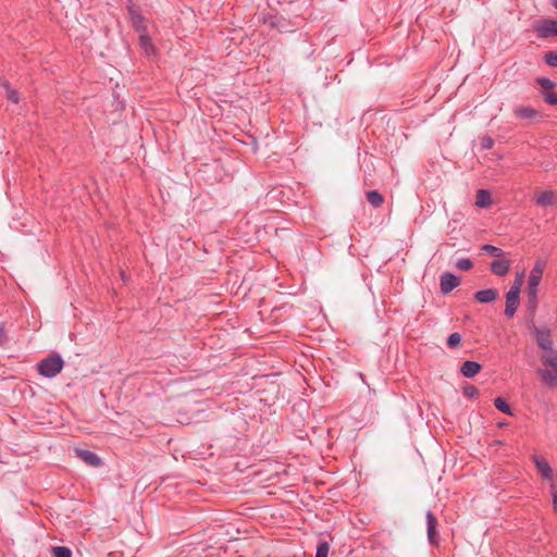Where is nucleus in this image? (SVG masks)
I'll use <instances>...</instances> for the list:
<instances>
[{
    "instance_id": "1",
    "label": "nucleus",
    "mask_w": 557,
    "mask_h": 557,
    "mask_svg": "<svg viewBox=\"0 0 557 557\" xmlns=\"http://www.w3.org/2000/svg\"><path fill=\"white\" fill-rule=\"evenodd\" d=\"M542 367L537 369L542 382L548 387L557 386V351L540 356Z\"/></svg>"
},
{
    "instance_id": "2",
    "label": "nucleus",
    "mask_w": 557,
    "mask_h": 557,
    "mask_svg": "<svg viewBox=\"0 0 557 557\" xmlns=\"http://www.w3.org/2000/svg\"><path fill=\"white\" fill-rule=\"evenodd\" d=\"M543 272H544V263L541 261H537L535 263V265L533 267V269L531 270L530 275H529L527 293H528L529 302L533 307H535L537 304V288H539L540 282L542 280V276H543Z\"/></svg>"
},
{
    "instance_id": "3",
    "label": "nucleus",
    "mask_w": 557,
    "mask_h": 557,
    "mask_svg": "<svg viewBox=\"0 0 557 557\" xmlns=\"http://www.w3.org/2000/svg\"><path fill=\"white\" fill-rule=\"evenodd\" d=\"M532 335L535 338L537 347L543 350V354L557 351L554 348L553 333L548 327L535 326L531 327Z\"/></svg>"
},
{
    "instance_id": "4",
    "label": "nucleus",
    "mask_w": 557,
    "mask_h": 557,
    "mask_svg": "<svg viewBox=\"0 0 557 557\" xmlns=\"http://www.w3.org/2000/svg\"><path fill=\"white\" fill-rule=\"evenodd\" d=\"M63 366L62 358L59 355H52L38 363V372L45 377L52 379L62 371Z\"/></svg>"
},
{
    "instance_id": "5",
    "label": "nucleus",
    "mask_w": 557,
    "mask_h": 557,
    "mask_svg": "<svg viewBox=\"0 0 557 557\" xmlns=\"http://www.w3.org/2000/svg\"><path fill=\"white\" fill-rule=\"evenodd\" d=\"M532 460L541 478L549 483V490H554L557 484V473L542 456L533 455Z\"/></svg>"
},
{
    "instance_id": "6",
    "label": "nucleus",
    "mask_w": 557,
    "mask_h": 557,
    "mask_svg": "<svg viewBox=\"0 0 557 557\" xmlns=\"http://www.w3.org/2000/svg\"><path fill=\"white\" fill-rule=\"evenodd\" d=\"M534 29L540 38L557 37V21L542 20L536 22Z\"/></svg>"
},
{
    "instance_id": "7",
    "label": "nucleus",
    "mask_w": 557,
    "mask_h": 557,
    "mask_svg": "<svg viewBox=\"0 0 557 557\" xmlns=\"http://www.w3.org/2000/svg\"><path fill=\"white\" fill-rule=\"evenodd\" d=\"M535 202L543 208L555 207L557 205V193L553 190L537 191Z\"/></svg>"
},
{
    "instance_id": "8",
    "label": "nucleus",
    "mask_w": 557,
    "mask_h": 557,
    "mask_svg": "<svg viewBox=\"0 0 557 557\" xmlns=\"http://www.w3.org/2000/svg\"><path fill=\"white\" fill-rule=\"evenodd\" d=\"M460 284L459 277L450 272H445L441 276V292L443 294L450 293L454 288H456Z\"/></svg>"
},
{
    "instance_id": "9",
    "label": "nucleus",
    "mask_w": 557,
    "mask_h": 557,
    "mask_svg": "<svg viewBox=\"0 0 557 557\" xmlns=\"http://www.w3.org/2000/svg\"><path fill=\"white\" fill-rule=\"evenodd\" d=\"M76 455L90 467L97 468L102 463L100 457L91 450L76 449Z\"/></svg>"
},
{
    "instance_id": "10",
    "label": "nucleus",
    "mask_w": 557,
    "mask_h": 557,
    "mask_svg": "<svg viewBox=\"0 0 557 557\" xmlns=\"http://www.w3.org/2000/svg\"><path fill=\"white\" fill-rule=\"evenodd\" d=\"M519 295H520L519 293L508 290V293L506 295V308H505V314L507 317H512L516 313L517 308L519 306Z\"/></svg>"
},
{
    "instance_id": "11",
    "label": "nucleus",
    "mask_w": 557,
    "mask_h": 557,
    "mask_svg": "<svg viewBox=\"0 0 557 557\" xmlns=\"http://www.w3.org/2000/svg\"><path fill=\"white\" fill-rule=\"evenodd\" d=\"M425 518H426L428 540L431 544H435L436 543V527H437L436 517L431 511H428L425 515Z\"/></svg>"
},
{
    "instance_id": "12",
    "label": "nucleus",
    "mask_w": 557,
    "mask_h": 557,
    "mask_svg": "<svg viewBox=\"0 0 557 557\" xmlns=\"http://www.w3.org/2000/svg\"><path fill=\"white\" fill-rule=\"evenodd\" d=\"M510 261L508 259H496L491 263V271L498 276H504L509 272Z\"/></svg>"
},
{
    "instance_id": "13",
    "label": "nucleus",
    "mask_w": 557,
    "mask_h": 557,
    "mask_svg": "<svg viewBox=\"0 0 557 557\" xmlns=\"http://www.w3.org/2000/svg\"><path fill=\"white\" fill-rule=\"evenodd\" d=\"M498 296V292L495 288H487L479 290L474 294V299L481 304L493 302Z\"/></svg>"
},
{
    "instance_id": "14",
    "label": "nucleus",
    "mask_w": 557,
    "mask_h": 557,
    "mask_svg": "<svg viewBox=\"0 0 557 557\" xmlns=\"http://www.w3.org/2000/svg\"><path fill=\"white\" fill-rule=\"evenodd\" d=\"M132 24L138 34L147 33L145 18L135 10L129 9Z\"/></svg>"
},
{
    "instance_id": "15",
    "label": "nucleus",
    "mask_w": 557,
    "mask_h": 557,
    "mask_svg": "<svg viewBox=\"0 0 557 557\" xmlns=\"http://www.w3.org/2000/svg\"><path fill=\"white\" fill-rule=\"evenodd\" d=\"M481 370V364L475 361H465L460 368V372L465 377H473Z\"/></svg>"
},
{
    "instance_id": "16",
    "label": "nucleus",
    "mask_w": 557,
    "mask_h": 557,
    "mask_svg": "<svg viewBox=\"0 0 557 557\" xmlns=\"http://www.w3.org/2000/svg\"><path fill=\"white\" fill-rule=\"evenodd\" d=\"M366 197L373 208H380L384 202V197L376 190H368Z\"/></svg>"
},
{
    "instance_id": "17",
    "label": "nucleus",
    "mask_w": 557,
    "mask_h": 557,
    "mask_svg": "<svg viewBox=\"0 0 557 557\" xmlns=\"http://www.w3.org/2000/svg\"><path fill=\"white\" fill-rule=\"evenodd\" d=\"M139 45L145 50L147 55L154 53V47L151 42L150 37L148 36V32L139 34Z\"/></svg>"
},
{
    "instance_id": "18",
    "label": "nucleus",
    "mask_w": 557,
    "mask_h": 557,
    "mask_svg": "<svg viewBox=\"0 0 557 557\" xmlns=\"http://www.w3.org/2000/svg\"><path fill=\"white\" fill-rule=\"evenodd\" d=\"M491 195L485 189H479L476 193V201L475 205L480 208H486L491 205Z\"/></svg>"
},
{
    "instance_id": "19",
    "label": "nucleus",
    "mask_w": 557,
    "mask_h": 557,
    "mask_svg": "<svg viewBox=\"0 0 557 557\" xmlns=\"http://www.w3.org/2000/svg\"><path fill=\"white\" fill-rule=\"evenodd\" d=\"M515 114L521 119H533L536 116V111L532 108H518L515 110Z\"/></svg>"
},
{
    "instance_id": "20",
    "label": "nucleus",
    "mask_w": 557,
    "mask_h": 557,
    "mask_svg": "<svg viewBox=\"0 0 557 557\" xmlns=\"http://www.w3.org/2000/svg\"><path fill=\"white\" fill-rule=\"evenodd\" d=\"M494 405H495V407H496L499 411H502V412H504V413H506V414H509V416H511V414H512V411H511V409H510V406L507 404V401H506L504 398H502V397H497V398H495V400H494Z\"/></svg>"
},
{
    "instance_id": "21",
    "label": "nucleus",
    "mask_w": 557,
    "mask_h": 557,
    "mask_svg": "<svg viewBox=\"0 0 557 557\" xmlns=\"http://www.w3.org/2000/svg\"><path fill=\"white\" fill-rule=\"evenodd\" d=\"M51 552L54 557H72V550L66 546H53Z\"/></svg>"
},
{
    "instance_id": "22",
    "label": "nucleus",
    "mask_w": 557,
    "mask_h": 557,
    "mask_svg": "<svg viewBox=\"0 0 557 557\" xmlns=\"http://www.w3.org/2000/svg\"><path fill=\"white\" fill-rule=\"evenodd\" d=\"M536 83L544 89V92L552 91L556 86L555 82L547 77H539L536 78Z\"/></svg>"
},
{
    "instance_id": "23",
    "label": "nucleus",
    "mask_w": 557,
    "mask_h": 557,
    "mask_svg": "<svg viewBox=\"0 0 557 557\" xmlns=\"http://www.w3.org/2000/svg\"><path fill=\"white\" fill-rule=\"evenodd\" d=\"M482 250L494 257H502L504 255L500 248L488 244L483 245Z\"/></svg>"
},
{
    "instance_id": "24",
    "label": "nucleus",
    "mask_w": 557,
    "mask_h": 557,
    "mask_svg": "<svg viewBox=\"0 0 557 557\" xmlns=\"http://www.w3.org/2000/svg\"><path fill=\"white\" fill-rule=\"evenodd\" d=\"M544 61L552 67H557V51H548L544 54Z\"/></svg>"
},
{
    "instance_id": "25",
    "label": "nucleus",
    "mask_w": 557,
    "mask_h": 557,
    "mask_svg": "<svg viewBox=\"0 0 557 557\" xmlns=\"http://www.w3.org/2000/svg\"><path fill=\"white\" fill-rule=\"evenodd\" d=\"M330 545L327 542H320L317 546L315 557H327Z\"/></svg>"
},
{
    "instance_id": "26",
    "label": "nucleus",
    "mask_w": 557,
    "mask_h": 557,
    "mask_svg": "<svg viewBox=\"0 0 557 557\" xmlns=\"http://www.w3.org/2000/svg\"><path fill=\"white\" fill-rule=\"evenodd\" d=\"M472 267H473V263L468 258H461L456 262V268L461 271H468V270L472 269Z\"/></svg>"
},
{
    "instance_id": "27",
    "label": "nucleus",
    "mask_w": 557,
    "mask_h": 557,
    "mask_svg": "<svg viewBox=\"0 0 557 557\" xmlns=\"http://www.w3.org/2000/svg\"><path fill=\"white\" fill-rule=\"evenodd\" d=\"M461 342V335L459 333H451L447 338V345L450 348H456Z\"/></svg>"
},
{
    "instance_id": "28",
    "label": "nucleus",
    "mask_w": 557,
    "mask_h": 557,
    "mask_svg": "<svg viewBox=\"0 0 557 557\" xmlns=\"http://www.w3.org/2000/svg\"><path fill=\"white\" fill-rule=\"evenodd\" d=\"M523 280H524V274L523 273L518 274L509 290L520 294V290H521V287L523 284Z\"/></svg>"
},
{
    "instance_id": "29",
    "label": "nucleus",
    "mask_w": 557,
    "mask_h": 557,
    "mask_svg": "<svg viewBox=\"0 0 557 557\" xmlns=\"http://www.w3.org/2000/svg\"><path fill=\"white\" fill-rule=\"evenodd\" d=\"M463 394L467 397L473 398L479 395V389L475 386L468 384L463 387Z\"/></svg>"
},
{
    "instance_id": "30",
    "label": "nucleus",
    "mask_w": 557,
    "mask_h": 557,
    "mask_svg": "<svg viewBox=\"0 0 557 557\" xmlns=\"http://www.w3.org/2000/svg\"><path fill=\"white\" fill-rule=\"evenodd\" d=\"M543 97L547 103H549L552 106H557V94L556 92L547 91V92L543 94Z\"/></svg>"
},
{
    "instance_id": "31",
    "label": "nucleus",
    "mask_w": 557,
    "mask_h": 557,
    "mask_svg": "<svg viewBox=\"0 0 557 557\" xmlns=\"http://www.w3.org/2000/svg\"><path fill=\"white\" fill-rule=\"evenodd\" d=\"M494 145V141L491 137L486 136V137H483L482 140H481V146L483 149H491Z\"/></svg>"
},
{
    "instance_id": "32",
    "label": "nucleus",
    "mask_w": 557,
    "mask_h": 557,
    "mask_svg": "<svg viewBox=\"0 0 557 557\" xmlns=\"http://www.w3.org/2000/svg\"><path fill=\"white\" fill-rule=\"evenodd\" d=\"M553 498V508L554 511L557 513V490L556 487L554 490H549Z\"/></svg>"
},
{
    "instance_id": "33",
    "label": "nucleus",
    "mask_w": 557,
    "mask_h": 557,
    "mask_svg": "<svg viewBox=\"0 0 557 557\" xmlns=\"http://www.w3.org/2000/svg\"><path fill=\"white\" fill-rule=\"evenodd\" d=\"M8 98L14 102V103H17L18 102V96H17V92L15 90H9L8 92Z\"/></svg>"
},
{
    "instance_id": "34",
    "label": "nucleus",
    "mask_w": 557,
    "mask_h": 557,
    "mask_svg": "<svg viewBox=\"0 0 557 557\" xmlns=\"http://www.w3.org/2000/svg\"><path fill=\"white\" fill-rule=\"evenodd\" d=\"M121 276H122L123 281L126 280L124 272L121 273Z\"/></svg>"
},
{
    "instance_id": "35",
    "label": "nucleus",
    "mask_w": 557,
    "mask_h": 557,
    "mask_svg": "<svg viewBox=\"0 0 557 557\" xmlns=\"http://www.w3.org/2000/svg\"><path fill=\"white\" fill-rule=\"evenodd\" d=\"M554 5L557 9V0H554Z\"/></svg>"
}]
</instances>
